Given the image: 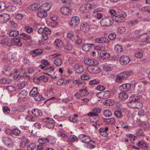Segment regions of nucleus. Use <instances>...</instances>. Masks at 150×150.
<instances>
[{
    "mask_svg": "<svg viewBox=\"0 0 150 150\" xmlns=\"http://www.w3.org/2000/svg\"><path fill=\"white\" fill-rule=\"evenodd\" d=\"M143 56V54L142 52H136L135 54V56L137 58H141Z\"/></svg>",
    "mask_w": 150,
    "mask_h": 150,
    "instance_id": "4d7b16f0",
    "label": "nucleus"
},
{
    "mask_svg": "<svg viewBox=\"0 0 150 150\" xmlns=\"http://www.w3.org/2000/svg\"><path fill=\"white\" fill-rule=\"evenodd\" d=\"M101 110L97 108H94L93 109V112H90L88 114V115L91 116H95L98 115V113L100 112Z\"/></svg>",
    "mask_w": 150,
    "mask_h": 150,
    "instance_id": "ddd939ff",
    "label": "nucleus"
},
{
    "mask_svg": "<svg viewBox=\"0 0 150 150\" xmlns=\"http://www.w3.org/2000/svg\"><path fill=\"white\" fill-rule=\"evenodd\" d=\"M138 23V21L137 19L130 21L128 22V24L131 26H133L137 24Z\"/></svg>",
    "mask_w": 150,
    "mask_h": 150,
    "instance_id": "09e8293b",
    "label": "nucleus"
},
{
    "mask_svg": "<svg viewBox=\"0 0 150 150\" xmlns=\"http://www.w3.org/2000/svg\"><path fill=\"white\" fill-rule=\"evenodd\" d=\"M27 93H28L26 90H23L21 91L19 94V97L22 99L23 98L26 96Z\"/></svg>",
    "mask_w": 150,
    "mask_h": 150,
    "instance_id": "7c9ffc66",
    "label": "nucleus"
},
{
    "mask_svg": "<svg viewBox=\"0 0 150 150\" xmlns=\"http://www.w3.org/2000/svg\"><path fill=\"white\" fill-rule=\"evenodd\" d=\"M104 120L105 122L110 125L115 124V120L113 118L109 119H104Z\"/></svg>",
    "mask_w": 150,
    "mask_h": 150,
    "instance_id": "2f4dec72",
    "label": "nucleus"
},
{
    "mask_svg": "<svg viewBox=\"0 0 150 150\" xmlns=\"http://www.w3.org/2000/svg\"><path fill=\"white\" fill-rule=\"evenodd\" d=\"M95 41L96 42H98L99 43H108L109 42V40L106 38L101 37L96 39Z\"/></svg>",
    "mask_w": 150,
    "mask_h": 150,
    "instance_id": "412c9836",
    "label": "nucleus"
},
{
    "mask_svg": "<svg viewBox=\"0 0 150 150\" xmlns=\"http://www.w3.org/2000/svg\"><path fill=\"white\" fill-rule=\"evenodd\" d=\"M119 97L120 100H125L128 98V95L125 92H123L120 93Z\"/></svg>",
    "mask_w": 150,
    "mask_h": 150,
    "instance_id": "393cba45",
    "label": "nucleus"
},
{
    "mask_svg": "<svg viewBox=\"0 0 150 150\" xmlns=\"http://www.w3.org/2000/svg\"><path fill=\"white\" fill-rule=\"evenodd\" d=\"M3 141L4 143L8 147L13 146V142L10 138L8 137L4 138L3 139Z\"/></svg>",
    "mask_w": 150,
    "mask_h": 150,
    "instance_id": "f8f14e48",
    "label": "nucleus"
},
{
    "mask_svg": "<svg viewBox=\"0 0 150 150\" xmlns=\"http://www.w3.org/2000/svg\"><path fill=\"white\" fill-rule=\"evenodd\" d=\"M39 7L41 8L42 11H44L46 12L49 11L51 8L50 5L47 3L42 5Z\"/></svg>",
    "mask_w": 150,
    "mask_h": 150,
    "instance_id": "aec40b11",
    "label": "nucleus"
},
{
    "mask_svg": "<svg viewBox=\"0 0 150 150\" xmlns=\"http://www.w3.org/2000/svg\"><path fill=\"white\" fill-rule=\"evenodd\" d=\"M132 74V71H125L119 74L116 78L115 81L117 83H121L124 80H125L126 78Z\"/></svg>",
    "mask_w": 150,
    "mask_h": 150,
    "instance_id": "f257e3e1",
    "label": "nucleus"
},
{
    "mask_svg": "<svg viewBox=\"0 0 150 150\" xmlns=\"http://www.w3.org/2000/svg\"><path fill=\"white\" fill-rule=\"evenodd\" d=\"M113 18V17H112ZM114 20V19L110 17H106L103 18L100 21V23L101 25L103 26H109L112 25L113 22L112 20Z\"/></svg>",
    "mask_w": 150,
    "mask_h": 150,
    "instance_id": "f03ea898",
    "label": "nucleus"
},
{
    "mask_svg": "<svg viewBox=\"0 0 150 150\" xmlns=\"http://www.w3.org/2000/svg\"><path fill=\"white\" fill-rule=\"evenodd\" d=\"M117 30L119 33L121 34H122L125 32V27H120L118 28Z\"/></svg>",
    "mask_w": 150,
    "mask_h": 150,
    "instance_id": "13d9d810",
    "label": "nucleus"
},
{
    "mask_svg": "<svg viewBox=\"0 0 150 150\" xmlns=\"http://www.w3.org/2000/svg\"><path fill=\"white\" fill-rule=\"evenodd\" d=\"M140 148L146 149L148 147L147 143L144 141H139L137 144Z\"/></svg>",
    "mask_w": 150,
    "mask_h": 150,
    "instance_id": "5701e85b",
    "label": "nucleus"
},
{
    "mask_svg": "<svg viewBox=\"0 0 150 150\" xmlns=\"http://www.w3.org/2000/svg\"><path fill=\"white\" fill-rule=\"evenodd\" d=\"M84 13L83 19L86 22V23L87 24L90 21L91 16L90 13L88 11H86Z\"/></svg>",
    "mask_w": 150,
    "mask_h": 150,
    "instance_id": "dca6fc26",
    "label": "nucleus"
},
{
    "mask_svg": "<svg viewBox=\"0 0 150 150\" xmlns=\"http://www.w3.org/2000/svg\"><path fill=\"white\" fill-rule=\"evenodd\" d=\"M6 5L5 3L3 2H0V11H1L5 9Z\"/></svg>",
    "mask_w": 150,
    "mask_h": 150,
    "instance_id": "bf43d9fd",
    "label": "nucleus"
},
{
    "mask_svg": "<svg viewBox=\"0 0 150 150\" xmlns=\"http://www.w3.org/2000/svg\"><path fill=\"white\" fill-rule=\"evenodd\" d=\"M91 7L89 6V4H84L82 5L80 7V9L81 12L83 13L88 11V9L90 8Z\"/></svg>",
    "mask_w": 150,
    "mask_h": 150,
    "instance_id": "4be33fe9",
    "label": "nucleus"
},
{
    "mask_svg": "<svg viewBox=\"0 0 150 150\" xmlns=\"http://www.w3.org/2000/svg\"><path fill=\"white\" fill-rule=\"evenodd\" d=\"M21 133V131L17 128H15L12 130V133L16 136H19Z\"/></svg>",
    "mask_w": 150,
    "mask_h": 150,
    "instance_id": "a18cd8bd",
    "label": "nucleus"
},
{
    "mask_svg": "<svg viewBox=\"0 0 150 150\" xmlns=\"http://www.w3.org/2000/svg\"><path fill=\"white\" fill-rule=\"evenodd\" d=\"M28 139H23L21 141V145L23 147H24L27 144Z\"/></svg>",
    "mask_w": 150,
    "mask_h": 150,
    "instance_id": "69168bd1",
    "label": "nucleus"
},
{
    "mask_svg": "<svg viewBox=\"0 0 150 150\" xmlns=\"http://www.w3.org/2000/svg\"><path fill=\"white\" fill-rule=\"evenodd\" d=\"M50 119L51 118L49 117L44 118L42 119V122L45 125L47 124H49L50 123H51L50 122Z\"/></svg>",
    "mask_w": 150,
    "mask_h": 150,
    "instance_id": "603ef678",
    "label": "nucleus"
},
{
    "mask_svg": "<svg viewBox=\"0 0 150 150\" xmlns=\"http://www.w3.org/2000/svg\"><path fill=\"white\" fill-rule=\"evenodd\" d=\"M129 57L127 56H123L121 57L120 59V62L122 65H126L130 61Z\"/></svg>",
    "mask_w": 150,
    "mask_h": 150,
    "instance_id": "1a4fd4ad",
    "label": "nucleus"
},
{
    "mask_svg": "<svg viewBox=\"0 0 150 150\" xmlns=\"http://www.w3.org/2000/svg\"><path fill=\"white\" fill-rule=\"evenodd\" d=\"M19 35V32L16 30H14L10 32L9 34L10 37H16Z\"/></svg>",
    "mask_w": 150,
    "mask_h": 150,
    "instance_id": "37998d69",
    "label": "nucleus"
},
{
    "mask_svg": "<svg viewBox=\"0 0 150 150\" xmlns=\"http://www.w3.org/2000/svg\"><path fill=\"white\" fill-rule=\"evenodd\" d=\"M3 112L6 114H8L10 112V109L6 106H3L2 108Z\"/></svg>",
    "mask_w": 150,
    "mask_h": 150,
    "instance_id": "5fc2aeb1",
    "label": "nucleus"
},
{
    "mask_svg": "<svg viewBox=\"0 0 150 150\" xmlns=\"http://www.w3.org/2000/svg\"><path fill=\"white\" fill-rule=\"evenodd\" d=\"M49 142V140L47 138H42L39 139L38 140V142L40 144H42V145H43L44 144L48 143Z\"/></svg>",
    "mask_w": 150,
    "mask_h": 150,
    "instance_id": "f704fd0d",
    "label": "nucleus"
},
{
    "mask_svg": "<svg viewBox=\"0 0 150 150\" xmlns=\"http://www.w3.org/2000/svg\"><path fill=\"white\" fill-rule=\"evenodd\" d=\"M103 114L106 117H109L111 116L112 113L110 110H106L104 111Z\"/></svg>",
    "mask_w": 150,
    "mask_h": 150,
    "instance_id": "49530a36",
    "label": "nucleus"
},
{
    "mask_svg": "<svg viewBox=\"0 0 150 150\" xmlns=\"http://www.w3.org/2000/svg\"><path fill=\"white\" fill-rule=\"evenodd\" d=\"M136 105L135 108H142V103L139 102V100H136Z\"/></svg>",
    "mask_w": 150,
    "mask_h": 150,
    "instance_id": "8fccbe9b",
    "label": "nucleus"
},
{
    "mask_svg": "<svg viewBox=\"0 0 150 150\" xmlns=\"http://www.w3.org/2000/svg\"><path fill=\"white\" fill-rule=\"evenodd\" d=\"M44 33L47 35H49L51 33V31L47 28L45 27L44 28Z\"/></svg>",
    "mask_w": 150,
    "mask_h": 150,
    "instance_id": "0e129e2a",
    "label": "nucleus"
},
{
    "mask_svg": "<svg viewBox=\"0 0 150 150\" xmlns=\"http://www.w3.org/2000/svg\"><path fill=\"white\" fill-rule=\"evenodd\" d=\"M79 18L78 16H75L72 18L69 22V24L71 27L75 28L79 24Z\"/></svg>",
    "mask_w": 150,
    "mask_h": 150,
    "instance_id": "7ed1b4c3",
    "label": "nucleus"
},
{
    "mask_svg": "<svg viewBox=\"0 0 150 150\" xmlns=\"http://www.w3.org/2000/svg\"><path fill=\"white\" fill-rule=\"evenodd\" d=\"M25 30L27 33H30L33 31V29L32 28L29 26H26L25 28Z\"/></svg>",
    "mask_w": 150,
    "mask_h": 150,
    "instance_id": "6e6d98bb",
    "label": "nucleus"
},
{
    "mask_svg": "<svg viewBox=\"0 0 150 150\" xmlns=\"http://www.w3.org/2000/svg\"><path fill=\"white\" fill-rule=\"evenodd\" d=\"M54 62L56 65L58 67L60 66L62 62V59L60 58L56 59L54 60Z\"/></svg>",
    "mask_w": 150,
    "mask_h": 150,
    "instance_id": "ea45409f",
    "label": "nucleus"
},
{
    "mask_svg": "<svg viewBox=\"0 0 150 150\" xmlns=\"http://www.w3.org/2000/svg\"><path fill=\"white\" fill-rule=\"evenodd\" d=\"M14 41L16 42L15 45L20 46L22 45V43L20 42V40L17 38L14 39Z\"/></svg>",
    "mask_w": 150,
    "mask_h": 150,
    "instance_id": "052dcab7",
    "label": "nucleus"
},
{
    "mask_svg": "<svg viewBox=\"0 0 150 150\" xmlns=\"http://www.w3.org/2000/svg\"><path fill=\"white\" fill-rule=\"evenodd\" d=\"M115 51L118 52H121L123 51L122 47L119 45H116L115 47Z\"/></svg>",
    "mask_w": 150,
    "mask_h": 150,
    "instance_id": "a19ab883",
    "label": "nucleus"
},
{
    "mask_svg": "<svg viewBox=\"0 0 150 150\" xmlns=\"http://www.w3.org/2000/svg\"><path fill=\"white\" fill-rule=\"evenodd\" d=\"M90 79L89 76L87 74H83L81 76V79L82 80H88Z\"/></svg>",
    "mask_w": 150,
    "mask_h": 150,
    "instance_id": "e2e57ef3",
    "label": "nucleus"
},
{
    "mask_svg": "<svg viewBox=\"0 0 150 150\" xmlns=\"http://www.w3.org/2000/svg\"><path fill=\"white\" fill-rule=\"evenodd\" d=\"M32 114L36 116H42V113L40 110L37 109H34L32 110Z\"/></svg>",
    "mask_w": 150,
    "mask_h": 150,
    "instance_id": "b1692460",
    "label": "nucleus"
},
{
    "mask_svg": "<svg viewBox=\"0 0 150 150\" xmlns=\"http://www.w3.org/2000/svg\"><path fill=\"white\" fill-rule=\"evenodd\" d=\"M80 139H82L81 142L83 143H89L91 141L90 138L86 135L80 134L79 136Z\"/></svg>",
    "mask_w": 150,
    "mask_h": 150,
    "instance_id": "f3484780",
    "label": "nucleus"
},
{
    "mask_svg": "<svg viewBox=\"0 0 150 150\" xmlns=\"http://www.w3.org/2000/svg\"><path fill=\"white\" fill-rule=\"evenodd\" d=\"M97 95L101 99H106L110 96V93L108 91H107L98 93Z\"/></svg>",
    "mask_w": 150,
    "mask_h": 150,
    "instance_id": "6e6552de",
    "label": "nucleus"
},
{
    "mask_svg": "<svg viewBox=\"0 0 150 150\" xmlns=\"http://www.w3.org/2000/svg\"><path fill=\"white\" fill-rule=\"evenodd\" d=\"M33 97H34V99L35 101H40L44 100V98L41 95L39 94V93L35 95Z\"/></svg>",
    "mask_w": 150,
    "mask_h": 150,
    "instance_id": "c85d7f7f",
    "label": "nucleus"
},
{
    "mask_svg": "<svg viewBox=\"0 0 150 150\" xmlns=\"http://www.w3.org/2000/svg\"><path fill=\"white\" fill-rule=\"evenodd\" d=\"M132 98V99L131 100L127 103V105L128 107L130 108H135L136 105V100H139L140 97L137 95L136 96L134 95L133 96Z\"/></svg>",
    "mask_w": 150,
    "mask_h": 150,
    "instance_id": "20e7f679",
    "label": "nucleus"
},
{
    "mask_svg": "<svg viewBox=\"0 0 150 150\" xmlns=\"http://www.w3.org/2000/svg\"><path fill=\"white\" fill-rule=\"evenodd\" d=\"M61 13L65 15H67L70 14L71 11V10L67 7H62L60 10Z\"/></svg>",
    "mask_w": 150,
    "mask_h": 150,
    "instance_id": "6ab92c4d",
    "label": "nucleus"
},
{
    "mask_svg": "<svg viewBox=\"0 0 150 150\" xmlns=\"http://www.w3.org/2000/svg\"><path fill=\"white\" fill-rule=\"evenodd\" d=\"M94 45L93 44H83L81 47L83 51L87 52L91 49L92 46H94Z\"/></svg>",
    "mask_w": 150,
    "mask_h": 150,
    "instance_id": "2eb2a0df",
    "label": "nucleus"
},
{
    "mask_svg": "<svg viewBox=\"0 0 150 150\" xmlns=\"http://www.w3.org/2000/svg\"><path fill=\"white\" fill-rule=\"evenodd\" d=\"M3 16L4 20L5 23L7 22L9 19L10 16L9 15L7 14H4Z\"/></svg>",
    "mask_w": 150,
    "mask_h": 150,
    "instance_id": "774afa93",
    "label": "nucleus"
},
{
    "mask_svg": "<svg viewBox=\"0 0 150 150\" xmlns=\"http://www.w3.org/2000/svg\"><path fill=\"white\" fill-rule=\"evenodd\" d=\"M126 16V13L125 12H122L120 13L118 15L115 16V18H114V21L116 22H121L125 19Z\"/></svg>",
    "mask_w": 150,
    "mask_h": 150,
    "instance_id": "39448f33",
    "label": "nucleus"
},
{
    "mask_svg": "<svg viewBox=\"0 0 150 150\" xmlns=\"http://www.w3.org/2000/svg\"><path fill=\"white\" fill-rule=\"evenodd\" d=\"M80 96H84L88 95V93L86 89H82L80 90Z\"/></svg>",
    "mask_w": 150,
    "mask_h": 150,
    "instance_id": "e433bc0d",
    "label": "nucleus"
},
{
    "mask_svg": "<svg viewBox=\"0 0 150 150\" xmlns=\"http://www.w3.org/2000/svg\"><path fill=\"white\" fill-rule=\"evenodd\" d=\"M40 8L39 7L37 12V16L41 18H44L47 16V13L44 11H42Z\"/></svg>",
    "mask_w": 150,
    "mask_h": 150,
    "instance_id": "4468645a",
    "label": "nucleus"
},
{
    "mask_svg": "<svg viewBox=\"0 0 150 150\" xmlns=\"http://www.w3.org/2000/svg\"><path fill=\"white\" fill-rule=\"evenodd\" d=\"M93 73L97 74L100 72V70L96 65H93Z\"/></svg>",
    "mask_w": 150,
    "mask_h": 150,
    "instance_id": "864d4df0",
    "label": "nucleus"
},
{
    "mask_svg": "<svg viewBox=\"0 0 150 150\" xmlns=\"http://www.w3.org/2000/svg\"><path fill=\"white\" fill-rule=\"evenodd\" d=\"M26 71H24V72H23L21 71L20 72V73L19 74V76L21 78H26L28 79H30V77L26 75Z\"/></svg>",
    "mask_w": 150,
    "mask_h": 150,
    "instance_id": "72a5a7b5",
    "label": "nucleus"
},
{
    "mask_svg": "<svg viewBox=\"0 0 150 150\" xmlns=\"http://www.w3.org/2000/svg\"><path fill=\"white\" fill-rule=\"evenodd\" d=\"M99 134L103 137H107L108 136V134L104 131V129L102 128H100L99 130Z\"/></svg>",
    "mask_w": 150,
    "mask_h": 150,
    "instance_id": "c03bdc74",
    "label": "nucleus"
},
{
    "mask_svg": "<svg viewBox=\"0 0 150 150\" xmlns=\"http://www.w3.org/2000/svg\"><path fill=\"white\" fill-rule=\"evenodd\" d=\"M42 52V50L40 49H36L31 51L30 54L33 57H34L37 55L41 54Z\"/></svg>",
    "mask_w": 150,
    "mask_h": 150,
    "instance_id": "a211bd4d",
    "label": "nucleus"
},
{
    "mask_svg": "<svg viewBox=\"0 0 150 150\" xmlns=\"http://www.w3.org/2000/svg\"><path fill=\"white\" fill-rule=\"evenodd\" d=\"M11 80L10 79L4 78L0 80V83L9 84L11 83Z\"/></svg>",
    "mask_w": 150,
    "mask_h": 150,
    "instance_id": "473e14b6",
    "label": "nucleus"
},
{
    "mask_svg": "<svg viewBox=\"0 0 150 150\" xmlns=\"http://www.w3.org/2000/svg\"><path fill=\"white\" fill-rule=\"evenodd\" d=\"M36 145L33 143H31L27 146V149L28 150H33L36 147Z\"/></svg>",
    "mask_w": 150,
    "mask_h": 150,
    "instance_id": "de8ad7c7",
    "label": "nucleus"
},
{
    "mask_svg": "<svg viewBox=\"0 0 150 150\" xmlns=\"http://www.w3.org/2000/svg\"><path fill=\"white\" fill-rule=\"evenodd\" d=\"M139 39L141 41L150 43V38L147 34H142L139 37Z\"/></svg>",
    "mask_w": 150,
    "mask_h": 150,
    "instance_id": "9d476101",
    "label": "nucleus"
},
{
    "mask_svg": "<svg viewBox=\"0 0 150 150\" xmlns=\"http://www.w3.org/2000/svg\"><path fill=\"white\" fill-rule=\"evenodd\" d=\"M21 38L25 40H30L31 39V36L25 33H21L20 34Z\"/></svg>",
    "mask_w": 150,
    "mask_h": 150,
    "instance_id": "a878e982",
    "label": "nucleus"
},
{
    "mask_svg": "<svg viewBox=\"0 0 150 150\" xmlns=\"http://www.w3.org/2000/svg\"><path fill=\"white\" fill-rule=\"evenodd\" d=\"M38 93V88L34 87L33 88L31 91L30 95V97H33L36 94Z\"/></svg>",
    "mask_w": 150,
    "mask_h": 150,
    "instance_id": "c756f323",
    "label": "nucleus"
},
{
    "mask_svg": "<svg viewBox=\"0 0 150 150\" xmlns=\"http://www.w3.org/2000/svg\"><path fill=\"white\" fill-rule=\"evenodd\" d=\"M50 122L49 124H45L46 127L49 128H52L54 127V121L52 119H50Z\"/></svg>",
    "mask_w": 150,
    "mask_h": 150,
    "instance_id": "c9c22d12",
    "label": "nucleus"
},
{
    "mask_svg": "<svg viewBox=\"0 0 150 150\" xmlns=\"http://www.w3.org/2000/svg\"><path fill=\"white\" fill-rule=\"evenodd\" d=\"M26 119L27 120L30 122H35L36 117L31 115H29L26 116Z\"/></svg>",
    "mask_w": 150,
    "mask_h": 150,
    "instance_id": "79ce46f5",
    "label": "nucleus"
},
{
    "mask_svg": "<svg viewBox=\"0 0 150 150\" xmlns=\"http://www.w3.org/2000/svg\"><path fill=\"white\" fill-rule=\"evenodd\" d=\"M73 68L75 72L76 73L81 74L82 73L84 70L83 66L79 63L74 65Z\"/></svg>",
    "mask_w": 150,
    "mask_h": 150,
    "instance_id": "423d86ee",
    "label": "nucleus"
},
{
    "mask_svg": "<svg viewBox=\"0 0 150 150\" xmlns=\"http://www.w3.org/2000/svg\"><path fill=\"white\" fill-rule=\"evenodd\" d=\"M114 114L116 117L119 118H121L122 116L121 113L118 110H115L114 111Z\"/></svg>",
    "mask_w": 150,
    "mask_h": 150,
    "instance_id": "3c124183",
    "label": "nucleus"
},
{
    "mask_svg": "<svg viewBox=\"0 0 150 150\" xmlns=\"http://www.w3.org/2000/svg\"><path fill=\"white\" fill-rule=\"evenodd\" d=\"M40 79L41 80H42L45 82H47L48 81V78L45 75L40 76Z\"/></svg>",
    "mask_w": 150,
    "mask_h": 150,
    "instance_id": "338daca9",
    "label": "nucleus"
},
{
    "mask_svg": "<svg viewBox=\"0 0 150 150\" xmlns=\"http://www.w3.org/2000/svg\"><path fill=\"white\" fill-rule=\"evenodd\" d=\"M62 42L59 39L56 40L54 42V44L56 46V48L61 47L62 45Z\"/></svg>",
    "mask_w": 150,
    "mask_h": 150,
    "instance_id": "bb28decb",
    "label": "nucleus"
},
{
    "mask_svg": "<svg viewBox=\"0 0 150 150\" xmlns=\"http://www.w3.org/2000/svg\"><path fill=\"white\" fill-rule=\"evenodd\" d=\"M114 101L112 100L108 99L103 103V104L106 106H112L114 104Z\"/></svg>",
    "mask_w": 150,
    "mask_h": 150,
    "instance_id": "cd10ccee",
    "label": "nucleus"
},
{
    "mask_svg": "<svg viewBox=\"0 0 150 150\" xmlns=\"http://www.w3.org/2000/svg\"><path fill=\"white\" fill-rule=\"evenodd\" d=\"M39 5L37 4H35L30 5L29 6V8L32 10L35 11L37 10L38 11V9L39 6Z\"/></svg>",
    "mask_w": 150,
    "mask_h": 150,
    "instance_id": "4c0bfd02",
    "label": "nucleus"
},
{
    "mask_svg": "<svg viewBox=\"0 0 150 150\" xmlns=\"http://www.w3.org/2000/svg\"><path fill=\"white\" fill-rule=\"evenodd\" d=\"M103 69L106 71H111L112 69V67L111 65L106 64L104 65Z\"/></svg>",
    "mask_w": 150,
    "mask_h": 150,
    "instance_id": "58836bf2",
    "label": "nucleus"
},
{
    "mask_svg": "<svg viewBox=\"0 0 150 150\" xmlns=\"http://www.w3.org/2000/svg\"><path fill=\"white\" fill-rule=\"evenodd\" d=\"M84 63L86 65H89V66L96 65L98 63L96 60L90 58L86 59L84 60Z\"/></svg>",
    "mask_w": 150,
    "mask_h": 150,
    "instance_id": "0eeeda50",
    "label": "nucleus"
},
{
    "mask_svg": "<svg viewBox=\"0 0 150 150\" xmlns=\"http://www.w3.org/2000/svg\"><path fill=\"white\" fill-rule=\"evenodd\" d=\"M7 8L8 10L10 11H13L16 9V7L13 5L9 6Z\"/></svg>",
    "mask_w": 150,
    "mask_h": 150,
    "instance_id": "680f3d73",
    "label": "nucleus"
},
{
    "mask_svg": "<svg viewBox=\"0 0 150 150\" xmlns=\"http://www.w3.org/2000/svg\"><path fill=\"white\" fill-rule=\"evenodd\" d=\"M131 88V86L129 83L124 84L119 87L120 91L123 92L127 91L129 90Z\"/></svg>",
    "mask_w": 150,
    "mask_h": 150,
    "instance_id": "9b49d317",
    "label": "nucleus"
}]
</instances>
